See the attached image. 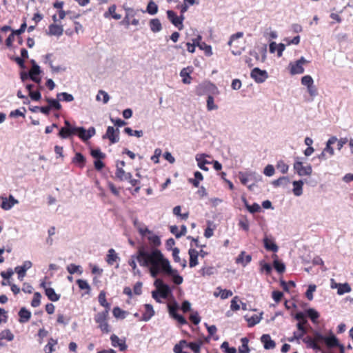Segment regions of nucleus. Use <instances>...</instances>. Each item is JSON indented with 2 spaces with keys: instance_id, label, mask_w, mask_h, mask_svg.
Wrapping results in <instances>:
<instances>
[{
  "instance_id": "f257e3e1",
  "label": "nucleus",
  "mask_w": 353,
  "mask_h": 353,
  "mask_svg": "<svg viewBox=\"0 0 353 353\" xmlns=\"http://www.w3.org/2000/svg\"><path fill=\"white\" fill-rule=\"evenodd\" d=\"M137 259L140 266L148 268L152 277L163 274L172 276V281L176 285L183 283V277L177 274V270L172 268L169 260L160 250H148L144 246H139Z\"/></svg>"
},
{
  "instance_id": "f03ea898",
  "label": "nucleus",
  "mask_w": 353,
  "mask_h": 353,
  "mask_svg": "<svg viewBox=\"0 0 353 353\" xmlns=\"http://www.w3.org/2000/svg\"><path fill=\"white\" fill-rule=\"evenodd\" d=\"M299 335H296L297 339H301L305 343L308 347L312 348L316 351L321 350L320 343H324L328 348H332L340 345L337 338L332 334L324 336L322 332H314V336H310L305 335L307 332H294Z\"/></svg>"
},
{
  "instance_id": "7ed1b4c3",
  "label": "nucleus",
  "mask_w": 353,
  "mask_h": 353,
  "mask_svg": "<svg viewBox=\"0 0 353 353\" xmlns=\"http://www.w3.org/2000/svg\"><path fill=\"white\" fill-rule=\"evenodd\" d=\"M203 341L199 340L196 342H187L185 340H181L176 343L173 351L174 353H190L189 351H184V349H190L194 353H199Z\"/></svg>"
},
{
  "instance_id": "20e7f679",
  "label": "nucleus",
  "mask_w": 353,
  "mask_h": 353,
  "mask_svg": "<svg viewBox=\"0 0 353 353\" xmlns=\"http://www.w3.org/2000/svg\"><path fill=\"white\" fill-rule=\"evenodd\" d=\"M154 285L156 286L157 290L153 291L152 295V297L157 301V302H161L160 299H159V296L163 299H167L169 294L171 293L170 287L167 284H165L161 279H157L154 281Z\"/></svg>"
},
{
  "instance_id": "39448f33",
  "label": "nucleus",
  "mask_w": 353,
  "mask_h": 353,
  "mask_svg": "<svg viewBox=\"0 0 353 353\" xmlns=\"http://www.w3.org/2000/svg\"><path fill=\"white\" fill-rule=\"evenodd\" d=\"M307 63L303 57H301L299 60L290 62L288 65L290 72L292 75L302 74L304 72L303 65Z\"/></svg>"
},
{
  "instance_id": "423d86ee",
  "label": "nucleus",
  "mask_w": 353,
  "mask_h": 353,
  "mask_svg": "<svg viewBox=\"0 0 353 353\" xmlns=\"http://www.w3.org/2000/svg\"><path fill=\"white\" fill-rule=\"evenodd\" d=\"M126 14L121 21V23L126 28H128L130 25L138 26L139 24V20L135 18L136 12L132 8H127Z\"/></svg>"
},
{
  "instance_id": "0eeeda50",
  "label": "nucleus",
  "mask_w": 353,
  "mask_h": 353,
  "mask_svg": "<svg viewBox=\"0 0 353 353\" xmlns=\"http://www.w3.org/2000/svg\"><path fill=\"white\" fill-rule=\"evenodd\" d=\"M108 310H104L101 312L97 313L94 316V320L97 323L99 324V327L101 330V331H108V324L107 322V319L109 314Z\"/></svg>"
},
{
  "instance_id": "6e6552de",
  "label": "nucleus",
  "mask_w": 353,
  "mask_h": 353,
  "mask_svg": "<svg viewBox=\"0 0 353 353\" xmlns=\"http://www.w3.org/2000/svg\"><path fill=\"white\" fill-rule=\"evenodd\" d=\"M299 158H297L299 160ZM294 169L299 176H310L312 172V168L310 165L304 166L303 163L296 161L294 163Z\"/></svg>"
},
{
  "instance_id": "1a4fd4ad",
  "label": "nucleus",
  "mask_w": 353,
  "mask_h": 353,
  "mask_svg": "<svg viewBox=\"0 0 353 353\" xmlns=\"http://www.w3.org/2000/svg\"><path fill=\"white\" fill-rule=\"evenodd\" d=\"M183 14L181 13L180 17H178L176 14L172 10H168L167 15L168 19L170 22L176 28H179V30H182L183 28V21L184 19Z\"/></svg>"
},
{
  "instance_id": "9d476101",
  "label": "nucleus",
  "mask_w": 353,
  "mask_h": 353,
  "mask_svg": "<svg viewBox=\"0 0 353 353\" xmlns=\"http://www.w3.org/2000/svg\"><path fill=\"white\" fill-rule=\"evenodd\" d=\"M251 77L259 83L264 82L268 77L265 70H262L259 68H254L250 74Z\"/></svg>"
},
{
  "instance_id": "9b49d317",
  "label": "nucleus",
  "mask_w": 353,
  "mask_h": 353,
  "mask_svg": "<svg viewBox=\"0 0 353 353\" xmlns=\"http://www.w3.org/2000/svg\"><path fill=\"white\" fill-rule=\"evenodd\" d=\"M103 139H108L112 144L116 143L119 141V129H114L112 126H108L106 130V133L103 137Z\"/></svg>"
},
{
  "instance_id": "f8f14e48",
  "label": "nucleus",
  "mask_w": 353,
  "mask_h": 353,
  "mask_svg": "<svg viewBox=\"0 0 353 353\" xmlns=\"http://www.w3.org/2000/svg\"><path fill=\"white\" fill-rule=\"evenodd\" d=\"M31 62L32 63V66L29 71V77L35 83H40L41 81V77H39L41 73L40 68L36 64L34 60H32Z\"/></svg>"
},
{
  "instance_id": "ddd939ff",
  "label": "nucleus",
  "mask_w": 353,
  "mask_h": 353,
  "mask_svg": "<svg viewBox=\"0 0 353 353\" xmlns=\"http://www.w3.org/2000/svg\"><path fill=\"white\" fill-rule=\"evenodd\" d=\"M40 287L45 290V294L50 301L55 302L59 300L60 295L57 294L53 288L47 287L45 281L41 283Z\"/></svg>"
},
{
  "instance_id": "4468645a",
  "label": "nucleus",
  "mask_w": 353,
  "mask_h": 353,
  "mask_svg": "<svg viewBox=\"0 0 353 353\" xmlns=\"http://www.w3.org/2000/svg\"><path fill=\"white\" fill-rule=\"evenodd\" d=\"M1 199L2 202L1 207L5 210L11 209L14 205L18 203V201L15 199L12 195H10L8 199L6 197H1Z\"/></svg>"
},
{
  "instance_id": "2eb2a0df",
  "label": "nucleus",
  "mask_w": 353,
  "mask_h": 353,
  "mask_svg": "<svg viewBox=\"0 0 353 353\" xmlns=\"http://www.w3.org/2000/svg\"><path fill=\"white\" fill-rule=\"evenodd\" d=\"M147 234H149V236H148V240L154 248H149L147 246H145V245H143V246L145 248H146V249H148V250L157 249V248L159 247L161 243L159 236H157V234H154L152 231H151V233H147Z\"/></svg>"
},
{
  "instance_id": "dca6fc26",
  "label": "nucleus",
  "mask_w": 353,
  "mask_h": 353,
  "mask_svg": "<svg viewBox=\"0 0 353 353\" xmlns=\"http://www.w3.org/2000/svg\"><path fill=\"white\" fill-rule=\"evenodd\" d=\"M251 260L252 256L250 254H246L245 251H242L236 257V263L241 264L243 267H245L250 263Z\"/></svg>"
},
{
  "instance_id": "f3484780",
  "label": "nucleus",
  "mask_w": 353,
  "mask_h": 353,
  "mask_svg": "<svg viewBox=\"0 0 353 353\" xmlns=\"http://www.w3.org/2000/svg\"><path fill=\"white\" fill-rule=\"evenodd\" d=\"M261 341L263 344V347L265 350H272L276 346L275 342L272 340L269 334L262 335L261 337Z\"/></svg>"
},
{
  "instance_id": "a211bd4d",
  "label": "nucleus",
  "mask_w": 353,
  "mask_h": 353,
  "mask_svg": "<svg viewBox=\"0 0 353 353\" xmlns=\"http://www.w3.org/2000/svg\"><path fill=\"white\" fill-rule=\"evenodd\" d=\"M63 28L62 26L52 23V24H50L48 27V34L49 35L60 37L61 35L63 34Z\"/></svg>"
},
{
  "instance_id": "6ab92c4d",
  "label": "nucleus",
  "mask_w": 353,
  "mask_h": 353,
  "mask_svg": "<svg viewBox=\"0 0 353 353\" xmlns=\"http://www.w3.org/2000/svg\"><path fill=\"white\" fill-rule=\"evenodd\" d=\"M74 135H75V128L62 127L58 133V136L63 139L70 138Z\"/></svg>"
},
{
  "instance_id": "aec40b11",
  "label": "nucleus",
  "mask_w": 353,
  "mask_h": 353,
  "mask_svg": "<svg viewBox=\"0 0 353 353\" xmlns=\"http://www.w3.org/2000/svg\"><path fill=\"white\" fill-rule=\"evenodd\" d=\"M188 254L190 255L189 265L190 268H194L198 265L199 252L195 249L190 248L188 250Z\"/></svg>"
},
{
  "instance_id": "412c9836",
  "label": "nucleus",
  "mask_w": 353,
  "mask_h": 353,
  "mask_svg": "<svg viewBox=\"0 0 353 353\" xmlns=\"http://www.w3.org/2000/svg\"><path fill=\"white\" fill-rule=\"evenodd\" d=\"M295 318L297 321H299L297 325L299 331H306L305 329L304 328V325L307 323L306 316L305 313L301 312H298L296 314Z\"/></svg>"
},
{
  "instance_id": "4be33fe9",
  "label": "nucleus",
  "mask_w": 353,
  "mask_h": 353,
  "mask_svg": "<svg viewBox=\"0 0 353 353\" xmlns=\"http://www.w3.org/2000/svg\"><path fill=\"white\" fill-rule=\"evenodd\" d=\"M263 244L265 248L268 251H272L274 252H276L279 250V247L274 243L272 239H270L268 237H265L263 239Z\"/></svg>"
},
{
  "instance_id": "5701e85b",
  "label": "nucleus",
  "mask_w": 353,
  "mask_h": 353,
  "mask_svg": "<svg viewBox=\"0 0 353 353\" xmlns=\"http://www.w3.org/2000/svg\"><path fill=\"white\" fill-rule=\"evenodd\" d=\"M233 294L232 292L229 290H223L220 287L216 288V291L214 292V296H220L222 299H225L228 297L232 296Z\"/></svg>"
},
{
  "instance_id": "b1692460",
  "label": "nucleus",
  "mask_w": 353,
  "mask_h": 353,
  "mask_svg": "<svg viewBox=\"0 0 353 353\" xmlns=\"http://www.w3.org/2000/svg\"><path fill=\"white\" fill-rule=\"evenodd\" d=\"M98 301L99 304L105 308L104 310L110 311V304L106 300V295L104 291L100 292L98 296Z\"/></svg>"
},
{
  "instance_id": "393cba45",
  "label": "nucleus",
  "mask_w": 353,
  "mask_h": 353,
  "mask_svg": "<svg viewBox=\"0 0 353 353\" xmlns=\"http://www.w3.org/2000/svg\"><path fill=\"white\" fill-rule=\"evenodd\" d=\"M115 175L121 181L130 179L132 176L131 173H125V171L122 169V168L119 167V163H117V170L115 172Z\"/></svg>"
},
{
  "instance_id": "a878e982",
  "label": "nucleus",
  "mask_w": 353,
  "mask_h": 353,
  "mask_svg": "<svg viewBox=\"0 0 353 353\" xmlns=\"http://www.w3.org/2000/svg\"><path fill=\"white\" fill-rule=\"evenodd\" d=\"M19 321L21 323L28 322L30 317L31 313L29 310H26L25 307H22L19 312Z\"/></svg>"
},
{
  "instance_id": "bb28decb",
  "label": "nucleus",
  "mask_w": 353,
  "mask_h": 353,
  "mask_svg": "<svg viewBox=\"0 0 353 353\" xmlns=\"http://www.w3.org/2000/svg\"><path fill=\"white\" fill-rule=\"evenodd\" d=\"M110 339L112 341V345L114 347L119 346L120 347L121 350H124L126 348V345L124 343V341L121 339H120L117 335L112 334L110 336Z\"/></svg>"
},
{
  "instance_id": "cd10ccee",
  "label": "nucleus",
  "mask_w": 353,
  "mask_h": 353,
  "mask_svg": "<svg viewBox=\"0 0 353 353\" xmlns=\"http://www.w3.org/2000/svg\"><path fill=\"white\" fill-rule=\"evenodd\" d=\"M134 225L137 229L139 234L144 236L147 234V233H151V230H150L143 223H139L137 221H134Z\"/></svg>"
},
{
  "instance_id": "c85d7f7f",
  "label": "nucleus",
  "mask_w": 353,
  "mask_h": 353,
  "mask_svg": "<svg viewBox=\"0 0 353 353\" xmlns=\"http://www.w3.org/2000/svg\"><path fill=\"white\" fill-rule=\"evenodd\" d=\"M150 30L153 32H158L161 30L162 26L159 19H152L149 22Z\"/></svg>"
},
{
  "instance_id": "c756f323",
  "label": "nucleus",
  "mask_w": 353,
  "mask_h": 353,
  "mask_svg": "<svg viewBox=\"0 0 353 353\" xmlns=\"http://www.w3.org/2000/svg\"><path fill=\"white\" fill-rule=\"evenodd\" d=\"M293 184V193L296 196H301L303 194V182L301 180L294 181Z\"/></svg>"
},
{
  "instance_id": "7c9ffc66",
  "label": "nucleus",
  "mask_w": 353,
  "mask_h": 353,
  "mask_svg": "<svg viewBox=\"0 0 353 353\" xmlns=\"http://www.w3.org/2000/svg\"><path fill=\"white\" fill-rule=\"evenodd\" d=\"M242 201L244 203L245 208L250 213H255L260 211L261 207L258 203H254L250 205L245 197L242 198Z\"/></svg>"
},
{
  "instance_id": "2f4dec72",
  "label": "nucleus",
  "mask_w": 353,
  "mask_h": 353,
  "mask_svg": "<svg viewBox=\"0 0 353 353\" xmlns=\"http://www.w3.org/2000/svg\"><path fill=\"white\" fill-rule=\"evenodd\" d=\"M112 314L116 319H124L128 314V312L123 310L119 307H114L112 310Z\"/></svg>"
},
{
  "instance_id": "473e14b6",
  "label": "nucleus",
  "mask_w": 353,
  "mask_h": 353,
  "mask_svg": "<svg viewBox=\"0 0 353 353\" xmlns=\"http://www.w3.org/2000/svg\"><path fill=\"white\" fill-rule=\"evenodd\" d=\"M337 141V138L336 137H330L326 144V147L323 150L324 152H327L329 153L330 156H333L334 154V149L332 147V145L334 144Z\"/></svg>"
},
{
  "instance_id": "72a5a7b5",
  "label": "nucleus",
  "mask_w": 353,
  "mask_h": 353,
  "mask_svg": "<svg viewBox=\"0 0 353 353\" xmlns=\"http://www.w3.org/2000/svg\"><path fill=\"white\" fill-rule=\"evenodd\" d=\"M118 259L119 257L115 250L112 248L110 249L106 256V262L109 265H113V263L116 262Z\"/></svg>"
},
{
  "instance_id": "f704fd0d",
  "label": "nucleus",
  "mask_w": 353,
  "mask_h": 353,
  "mask_svg": "<svg viewBox=\"0 0 353 353\" xmlns=\"http://www.w3.org/2000/svg\"><path fill=\"white\" fill-rule=\"evenodd\" d=\"M72 162L77 164L80 168H83L85 163V158L81 153L77 152L73 158Z\"/></svg>"
},
{
  "instance_id": "c9c22d12",
  "label": "nucleus",
  "mask_w": 353,
  "mask_h": 353,
  "mask_svg": "<svg viewBox=\"0 0 353 353\" xmlns=\"http://www.w3.org/2000/svg\"><path fill=\"white\" fill-rule=\"evenodd\" d=\"M75 135H77L83 141H86L89 139L87 130L83 127H77L75 128Z\"/></svg>"
},
{
  "instance_id": "e433bc0d",
  "label": "nucleus",
  "mask_w": 353,
  "mask_h": 353,
  "mask_svg": "<svg viewBox=\"0 0 353 353\" xmlns=\"http://www.w3.org/2000/svg\"><path fill=\"white\" fill-rule=\"evenodd\" d=\"M241 341V345L239 347V353H250V349L248 347L249 340L248 338H242Z\"/></svg>"
},
{
  "instance_id": "4c0bfd02",
  "label": "nucleus",
  "mask_w": 353,
  "mask_h": 353,
  "mask_svg": "<svg viewBox=\"0 0 353 353\" xmlns=\"http://www.w3.org/2000/svg\"><path fill=\"white\" fill-rule=\"evenodd\" d=\"M306 318H310L313 323H316L317 319L319 317V314L314 309L310 308L306 311V314H305Z\"/></svg>"
},
{
  "instance_id": "58836bf2",
  "label": "nucleus",
  "mask_w": 353,
  "mask_h": 353,
  "mask_svg": "<svg viewBox=\"0 0 353 353\" xmlns=\"http://www.w3.org/2000/svg\"><path fill=\"white\" fill-rule=\"evenodd\" d=\"M203 179V176L202 174L196 171L194 172V179H189V181L195 187L198 188L199 185V182Z\"/></svg>"
},
{
  "instance_id": "ea45409f",
  "label": "nucleus",
  "mask_w": 353,
  "mask_h": 353,
  "mask_svg": "<svg viewBox=\"0 0 353 353\" xmlns=\"http://www.w3.org/2000/svg\"><path fill=\"white\" fill-rule=\"evenodd\" d=\"M67 270L70 274H73L74 273H78L79 274H81L83 270L80 265H75L74 263H71L67 266Z\"/></svg>"
},
{
  "instance_id": "a19ab883",
  "label": "nucleus",
  "mask_w": 353,
  "mask_h": 353,
  "mask_svg": "<svg viewBox=\"0 0 353 353\" xmlns=\"http://www.w3.org/2000/svg\"><path fill=\"white\" fill-rule=\"evenodd\" d=\"M59 100L54 99H50L46 98V101L48 103V107H50V110L54 109L57 110H59L61 109V105L59 102Z\"/></svg>"
},
{
  "instance_id": "79ce46f5",
  "label": "nucleus",
  "mask_w": 353,
  "mask_h": 353,
  "mask_svg": "<svg viewBox=\"0 0 353 353\" xmlns=\"http://www.w3.org/2000/svg\"><path fill=\"white\" fill-rule=\"evenodd\" d=\"M180 76L182 77V82L183 83L190 84L191 83L192 77L186 68H183L181 70Z\"/></svg>"
},
{
  "instance_id": "37998d69",
  "label": "nucleus",
  "mask_w": 353,
  "mask_h": 353,
  "mask_svg": "<svg viewBox=\"0 0 353 353\" xmlns=\"http://www.w3.org/2000/svg\"><path fill=\"white\" fill-rule=\"evenodd\" d=\"M57 97L58 100L66 102H70L74 100L73 96L71 94H68L67 92L58 93Z\"/></svg>"
},
{
  "instance_id": "c03bdc74",
  "label": "nucleus",
  "mask_w": 353,
  "mask_h": 353,
  "mask_svg": "<svg viewBox=\"0 0 353 353\" xmlns=\"http://www.w3.org/2000/svg\"><path fill=\"white\" fill-rule=\"evenodd\" d=\"M273 266L279 274L283 273L285 270V264L283 262L279 261L278 259L274 260Z\"/></svg>"
},
{
  "instance_id": "a18cd8bd",
  "label": "nucleus",
  "mask_w": 353,
  "mask_h": 353,
  "mask_svg": "<svg viewBox=\"0 0 353 353\" xmlns=\"http://www.w3.org/2000/svg\"><path fill=\"white\" fill-rule=\"evenodd\" d=\"M96 99L99 101L102 100L103 103H107L110 99V97L106 92L103 90H99L96 97Z\"/></svg>"
},
{
  "instance_id": "49530a36",
  "label": "nucleus",
  "mask_w": 353,
  "mask_h": 353,
  "mask_svg": "<svg viewBox=\"0 0 353 353\" xmlns=\"http://www.w3.org/2000/svg\"><path fill=\"white\" fill-rule=\"evenodd\" d=\"M145 312L143 314V319L144 320H148L154 315V312L152 306L150 304L145 305Z\"/></svg>"
},
{
  "instance_id": "de8ad7c7",
  "label": "nucleus",
  "mask_w": 353,
  "mask_h": 353,
  "mask_svg": "<svg viewBox=\"0 0 353 353\" xmlns=\"http://www.w3.org/2000/svg\"><path fill=\"white\" fill-rule=\"evenodd\" d=\"M179 249L178 248H174L173 250H172V256H173V259L175 262L176 263H181V265L185 268L186 266V261L185 260H183L182 262H181V259L179 256Z\"/></svg>"
},
{
  "instance_id": "09e8293b",
  "label": "nucleus",
  "mask_w": 353,
  "mask_h": 353,
  "mask_svg": "<svg viewBox=\"0 0 353 353\" xmlns=\"http://www.w3.org/2000/svg\"><path fill=\"white\" fill-rule=\"evenodd\" d=\"M146 10L150 14H155L158 12V6L152 0H150L147 6Z\"/></svg>"
},
{
  "instance_id": "8fccbe9b",
  "label": "nucleus",
  "mask_w": 353,
  "mask_h": 353,
  "mask_svg": "<svg viewBox=\"0 0 353 353\" xmlns=\"http://www.w3.org/2000/svg\"><path fill=\"white\" fill-rule=\"evenodd\" d=\"M57 344V341L50 339L47 345L44 347L45 353H52L54 351V346Z\"/></svg>"
},
{
  "instance_id": "3c124183",
  "label": "nucleus",
  "mask_w": 353,
  "mask_h": 353,
  "mask_svg": "<svg viewBox=\"0 0 353 353\" xmlns=\"http://www.w3.org/2000/svg\"><path fill=\"white\" fill-rule=\"evenodd\" d=\"M207 109L208 111L218 109V105L214 103V97L212 95H208L207 98Z\"/></svg>"
},
{
  "instance_id": "603ef678",
  "label": "nucleus",
  "mask_w": 353,
  "mask_h": 353,
  "mask_svg": "<svg viewBox=\"0 0 353 353\" xmlns=\"http://www.w3.org/2000/svg\"><path fill=\"white\" fill-rule=\"evenodd\" d=\"M195 0H183V4L180 6L181 13L184 14L190 6L194 5Z\"/></svg>"
},
{
  "instance_id": "864d4df0",
  "label": "nucleus",
  "mask_w": 353,
  "mask_h": 353,
  "mask_svg": "<svg viewBox=\"0 0 353 353\" xmlns=\"http://www.w3.org/2000/svg\"><path fill=\"white\" fill-rule=\"evenodd\" d=\"M221 348L225 353H236V349L234 347H230L227 341H224L221 344Z\"/></svg>"
},
{
  "instance_id": "5fc2aeb1",
  "label": "nucleus",
  "mask_w": 353,
  "mask_h": 353,
  "mask_svg": "<svg viewBox=\"0 0 353 353\" xmlns=\"http://www.w3.org/2000/svg\"><path fill=\"white\" fill-rule=\"evenodd\" d=\"M239 226L246 232H248L249 230L250 223L246 216H244L239 220Z\"/></svg>"
},
{
  "instance_id": "6e6d98bb",
  "label": "nucleus",
  "mask_w": 353,
  "mask_h": 353,
  "mask_svg": "<svg viewBox=\"0 0 353 353\" xmlns=\"http://www.w3.org/2000/svg\"><path fill=\"white\" fill-rule=\"evenodd\" d=\"M124 132L128 134L129 136H135L137 137H141L143 136V133L142 130H133L130 128H125L124 129Z\"/></svg>"
},
{
  "instance_id": "4d7b16f0",
  "label": "nucleus",
  "mask_w": 353,
  "mask_h": 353,
  "mask_svg": "<svg viewBox=\"0 0 353 353\" xmlns=\"http://www.w3.org/2000/svg\"><path fill=\"white\" fill-rule=\"evenodd\" d=\"M261 272H265L267 275L271 274L272 268V266L264 261L260 262Z\"/></svg>"
},
{
  "instance_id": "13d9d810",
  "label": "nucleus",
  "mask_w": 353,
  "mask_h": 353,
  "mask_svg": "<svg viewBox=\"0 0 353 353\" xmlns=\"http://www.w3.org/2000/svg\"><path fill=\"white\" fill-rule=\"evenodd\" d=\"M41 296L39 292H35L31 302V305L34 307H38L41 303Z\"/></svg>"
},
{
  "instance_id": "bf43d9fd",
  "label": "nucleus",
  "mask_w": 353,
  "mask_h": 353,
  "mask_svg": "<svg viewBox=\"0 0 353 353\" xmlns=\"http://www.w3.org/2000/svg\"><path fill=\"white\" fill-rule=\"evenodd\" d=\"M351 291V288L347 283H345L341 285L338 288L337 293L340 295L343 294L345 293L350 292Z\"/></svg>"
},
{
  "instance_id": "052dcab7",
  "label": "nucleus",
  "mask_w": 353,
  "mask_h": 353,
  "mask_svg": "<svg viewBox=\"0 0 353 353\" xmlns=\"http://www.w3.org/2000/svg\"><path fill=\"white\" fill-rule=\"evenodd\" d=\"M301 83L307 87L312 85L314 83V81L310 75H305L301 78Z\"/></svg>"
},
{
  "instance_id": "680f3d73",
  "label": "nucleus",
  "mask_w": 353,
  "mask_h": 353,
  "mask_svg": "<svg viewBox=\"0 0 353 353\" xmlns=\"http://www.w3.org/2000/svg\"><path fill=\"white\" fill-rule=\"evenodd\" d=\"M77 283L81 290H87L88 291H90V286L87 282V281L83 279H78L77 281Z\"/></svg>"
},
{
  "instance_id": "e2e57ef3",
  "label": "nucleus",
  "mask_w": 353,
  "mask_h": 353,
  "mask_svg": "<svg viewBox=\"0 0 353 353\" xmlns=\"http://www.w3.org/2000/svg\"><path fill=\"white\" fill-rule=\"evenodd\" d=\"M276 168L283 174L286 173L288 170V165L283 161L278 162Z\"/></svg>"
},
{
  "instance_id": "0e129e2a",
  "label": "nucleus",
  "mask_w": 353,
  "mask_h": 353,
  "mask_svg": "<svg viewBox=\"0 0 353 353\" xmlns=\"http://www.w3.org/2000/svg\"><path fill=\"white\" fill-rule=\"evenodd\" d=\"M283 296V293L281 291H273L272 293V297L276 303H279L281 301Z\"/></svg>"
},
{
  "instance_id": "69168bd1",
  "label": "nucleus",
  "mask_w": 353,
  "mask_h": 353,
  "mask_svg": "<svg viewBox=\"0 0 353 353\" xmlns=\"http://www.w3.org/2000/svg\"><path fill=\"white\" fill-rule=\"evenodd\" d=\"M316 290V285H310L306 292H305V296L307 298L308 300L310 301H312L313 299V292L315 291Z\"/></svg>"
},
{
  "instance_id": "338daca9",
  "label": "nucleus",
  "mask_w": 353,
  "mask_h": 353,
  "mask_svg": "<svg viewBox=\"0 0 353 353\" xmlns=\"http://www.w3.org/2000/svg\"><path fill=\"white\" fill-rule=\"evenodd\" d=\"M197 46L201 48L204 50L206 55L210 56L212 54V48L210 46L207 45L205 43H202L201 44L197 43Z\"/></svg>"
},
{
  "instance_id": "774afa93",
  "label": "nucleus",
  "mask_w": 353,
  "mask_h": 353,
  "mask_svg": "<svg viewBox=\"0 0 353 353\" xmlns=\"http://www.w3.org/2000/svg\"><path fill=\"white\" fill-rule=\"evenodd\" d=\"M274 168L273 165H268L265 169H264V171H263V173L265 175L268 176H271L272 175H274Z\"/></svg>"
}]
</instances>
